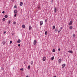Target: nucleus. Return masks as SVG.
<instances>
[{
  "label": "nucleus",
  "instance_id": "obj_11",
  "mask_svg": "<svg viewBox=\"0 0 77 77\" xmlns=\"http://www.w3.org/2000/svg\"><path fill=\"white\" fill-rule=\"evenodd\" d=\"M2 43L3 45H5V44H6V42H5V41H4L2 42Z\"/></svg>",
  "mask_w": 77,
  "mask_h": 77
},
{
  "label": "nucleus",
  "instance_id": "obj_41",
  "mask_svg": "<svg viewBox=\"0 0 77 77\" xmlns=\"http://www.w3.org/2000/svg\"><path fill=\"white\" fill-rule=\"evenodd\" d=\"M38 9H39V7H38Z\"/></svg>",
  "mask_w": 77,
  "mask_h": 77
},
{
  "label": "nucleus",
  "instance_id": "obj_36",
  "mask_svg": "<svg viewBox=\"0 0 77 77\" xmlns=\"http://www.w3.org/2000/svg\"><path fill=\"white\" fill-rule=\"evenodd\" d=\"M6 33V32L5 31V32H4V33L5 34V33Z\"/></svg>",
  "mask_w": 77,
  "mask_h": 77
},
{
  "label": "nucleus",
  "instance_id": "obj_4",
  "mask_svg": "<svg viewBox=\"0 0 77 77\" xmlns=\"http://www.w3.org/2000/svg\"><path fill=\"white\" fill-rule=\"evenodd\" d=\"M57 11V8H56L55 7L54 12H55V13H56Z\"/></svg>",
  "mask_w": 77,
  "mask_h": 77
},
{
  "label": "nucleus",
  "instance_id": "obj_16",
  "mask_svg": "<svg viewBox=\"0 0 77 77\" xmlns=\"http://www.w3.org/2000/svg\"><path fill=\"white\" fill-rule=\"evenodd\" d=\"M8 16L7 15H6L5 16V18H7V17H8Z\"/></svg>",
  "mask_w": 77,
  "mask_h": 77
},
{
  "label": "nucleus",
  "instance_id": "obj_33",
  "mask_svg": "<svg viewBox=\"0 0 77 77\" xmlns=\"http://www.w3.org/2000/svg\"><path fill=\"white\" fill-rule=\"evenodd\" d=\"M45 22H47V19H46V20H45Z\"/></svg>",
  "mask_w": 77,
  "mask_h": 77
},
{
  "label": "nucleus",
  "instance_id": "obj_7",
  "mask_svg": "<svg viewBox=\"0 0 77 77\" xmlns=\"http://www.w3.org/2000/svg\"><path fill=\"white\" fill-rule=\"evenodd\" d=\"M14 14H17V12H18V11L17 10H15L14 11Z\"/></svg>",
  "mask_w": 77,
  "mask_h": 77
},
{
  "label": "nucleus",
  "instance_id": "obj_3",
  "mask_svg": "<svg viewBox=\"0 0 77 77\" xmlns=\"http://www.w3.org/2000/svg\"><path fill=\"white\" fill-rule=\"evenodd\" d=\"M72 21L71 20V21H70V22L69 23V25H72Z\"/></svg>",
  "mask_w": 77,
  "mask_h": 77
},
{
  "label": "nucleus",
  "instance_id": "obj_37",
  "mask_svg": "<svg viewBox=\"0 0 77 77\" xmlns=\"http://www.w3.org/2000/svg\"><path fill=\"white\" fill-rule=\"evenodd\" d=\"M14 8H17V7L15 6H14Z\"/></svg>",
  "mask_w": 77,
  "mask_h": 77
},
{
  "label": "nucleus",
  "instance_id": "obj_29",
  "mask_svg": "<svg viewBox=\"0 0 77 77\" xmlns=\"http://www.w3.org/2000/svg\"><path fill=\"white\" fill-rule=\"evenodd\" d=\"M12 41H10V44H12Z\"/></svg>",
  "mask_w": 77,
  "mask_h": 77
},
{
  "label": "nucleus",
  "instance_id": "obj_34",
  "mask_svg": "<svg viewBox=\"0 0 77 77\" xmlns=\"http://www.w3.org/2000/svg\"><path fill=\"white\" fill-rule=\"evenodd\" d=\"M58 51H60V48H59L58 49Z\"/></svg>",
  "mask_w": 77,
  "mask_h": 77
},
{
  "label": "nucleus",
  "instance_id": "obj_12",
  "mask_svg": "<svg viewBox=\"0 0 77 77\" xmlns=\"http://www.w3.org/2000/svg\"><path fill=\"white\" fill-rule=\"evenodd\" d=\"M46 59V58L45 57H44L43 59V61H45V60Z\"/></svg>",
  "mask_w": 77,
  "mask_h": 77
},
{
  "label": "nucleus",
  "instance_id": "obj_25",
  "mask_svg": "<svg viewBox=\"0 0 77 77\" xmlns=\"http://www.w3.org/2000/svg\"><path fill=\"white\" fill-rule=\"evenodd\" d=\"M33 61H31V65H32V64H33Z\"/></svg>",
  "mask_w": 77,
  "mask_h": 77
},
{
  "label": "nucleus",
  "instance_id": "obj_6",
  "mask_svg": "<svg viewBox=\"0 0 77 77\" xmlns=\"http://www.w3.org/2000/svg\"><path fill=\"white\" fill-rule=\"evenodd\" d=\"M61 62H62V59H59L58 60V62H59V63H61Z\"/></svg>",
  "mask_w": 77,
  "mask_h": 77
},
{
  "label": "nucleus",
  "instance_id": "obj_1",
  "mask_svg": "<svg viewBox=\"0 0 77 77\" xmlns=\"http://www.w3.org/2000/svg\"><path fill=\"white\" fill-rule=\"evenodd\" d=\"M36 43H37V42L36 41V40H34L33 42L34 45H36Z\"/></svg>",
  "mask_w": 77,
  "mask_h": 77
},
{
  "label": "nucleus",
  "instance_id": "obj_35",
  "mask_svg": "<svg viewBox=\"0 0 77 77\" xmlns=\"http://www.w3.org/2000/svg\"><path fill=\"white\" fill-rule=\"evenodd\" d=\"M2 14H5V11H3Z\"/></svg>",
  "mask_w": 77,
  "mask_h": 77
},
{
  "label": "nucleus",
  "instance_id": "obj_32",
  "mask_svg": "<svg viewBox=\"0 0 77 77\" xmlns=\"http://www.w3.org/2000/svg\"><path fill=\"white\" fill-rule=\"evenodd\" d=\"M14 24H16V22H14Z\"/></svg>",
  "mask_w": 77,
  "mask_h": 77
},
{
  "label": "nucleus",
  "instance_id": "obj_22",
  "mask_svg": "<svg viewBox=\"0 0 77 77\" xmlns=\"http://www.w3.org/2000/svg\"><path fill=\"white\" fill-rule=\"evenodd\" d=\"M75 34H73V37H75Z\"/></svg>",
  "mask_w": 77,
  "mask_h": 77
},
{
  "label": "nucleus",
  "instance_id": "obj_26",
  "mask_svg": "<svg viewBox=\"0 0 77 77\" xmlns=\"http://www.w3.org/2000/svg\"><path fill=\"white\" fill-rule=\"evenodd\" d=\"M1 70H4V68H3L2 67L1 68Z\"/></svg>",
  "mask_w": 77,
  "mask_h": 77
},
{
  "label": "nucleus",
  "instance_id": "obj_20",
  "mask_svg": "<svg viewBox=\"0 0 77 77\" xmlns=\"http://www.w3.org/2000/svg\"><path fill=\"white\" fill-rule=\"evenodd\" d=\"M28 69H30V66L29 65V66H28Z\"/></svg>",
  "mask_w": 77,
  "mask_h": 77
},
{
  "label": "nucleus",
  "instance_id": "obj_27",
  "mask_svg": "<svg viewBox=\"0 0 77 77\" xmlns=\"http://www.w3.org/2000/svg\"><path fill=\"white\" fill-rule=\"evenodd\" d=\"M6 19H5V18H3V19H2V20L3 21H5V20Z\"/></svg>",
  "mask_w": 77,
  "mask_h": 77
},
{
  "label": "nucleus",
  "instance_id": "obj_14",
  "mask_svg": "<svg viewBox=\"0 0 77 77\" xmlns=\"http://www.w3.org/2000/svg\"><path fill=\"white\" fill-rule=\"evenodd\" d=\"M48 32V31H46L45 32V35H47V33Z\"/></svg>",
  "mask_w": 77,
  "mask_h": 77
},
{
  "label": "nucleus",
  "instance_id": "obj_24",
  "mask_svg": "<svg viewBox=\"0 0 77 77\" xmlns=\"http://www.w3.org/2000/svg\"><path fill=\"white\" fill-rule=\"evenodd\" d=\"M53 52H55V51H56V50H55L54 49L53 50Z\"/></svg>",
  "mask_w": 77,
  "mask_h": 77
},
{
  "label": "nucleus",
  "instance_id": "obj_38",
  "mask_svg": "<svg viewBox=\"0 0 77 77\" xmlns=\"http://www.w3.org/2000/svg\"><path fill=\"white\" fill-rule=\"evenodd\" d=\"M26 77H29V76L27 75V76H26Z\"/></svg>",
  "mask_w": 77,
  "mask_h": 77
},
{
  "label": "nucleus",
  "instance_id": "obj_39",
  "mask_svg": "<svg viewBox=\"0 0 77 77\" xmlns=\"http://www.w3.org/2000/svg\"><path fill=\"white\" fill-rule=\"evenodd\" d=\"M12 2H14V0H12Z\"/></svg>",
  "mask_w": 77,
  "mask_h": 77
},
{
  "label": "nucleus",
  "instance_id": "obj_18",
  "mask_svg": "<svg viewBox=\"0 0 77 77\" xmlns=\"http://www.w3.org/2000/svg\"><path fill=\"white\" fill-rule=\"evenodd\" d=\"M31 28H32L31 26H29V30H30L31 29Z\"/></svg>",
  "mask_w": 77,
  "mask_h": 77
},
{
  "label": "nucleus",
  "instance_id": "obj_21",
  "mask_svg": "<svg viewBox=\"0 0 77 77\" xmlns=\"http://www.w3.org/2000/svg\"><path fill=\"white\" fill-rule=\"evenodd\" d=\"M70 29H72V26H71L69 27Z\"/></svg>",
  "mask_w": 77,
  "mask_h": 77
},
{
  "label": "nucleus",
  "instance_id": "obj_10",
  "mask_svg": "<svg viewBox=\"0 0 77 77\" xmlns=\"http://www.w3.org/2000/svg\"><path fill=\"white\" fill-rule=\"evenodd\" d=\"M68 52L69 53H70L72 54L73 53V52L72 51H69Z\"/></svg>",
  "mask_w": 77,
  "mask_h": 77
},
{
  "label": "nucleus",
  "instance_id": "obj_9",
  "mask_svg": "<svg viewBox=\"0 0 77 77\" xmlns=\"http://www.w3.org/2000/svg\"><path fill=\"white\" fill-rule=\"evenodd\" d=\"M17 43H20V42H21V40L20 39H18L17 40Z\"/></svg>",
  "mask_w": 77,
  "mask_h": 77
},
{
  "label": "nucleus",
  "instance_id": "obj_31",
  "mask_svg": "<svg viewBox=\"0 0 77 77\" xmlns=\"http://www.w3.org/2000/svg\"><path fill=\"white\" fill-rule=\"evenodd\" d=\"M20 45H20V44H19L18 45V47H20Z\"/></svg>",
  "mask_w": 77,
  "mask_h": 77
},
{
  "label": "nucleus",
  "instance_id": "obj_5",
  "mask_svg": "<svg viewBox=\"0 0 77 77\" xmlns=\"http://www.w3.org/2000/svg\"><path fill=\"white\" fill-rule=\"evenodd\" d=\"M40 25H42L43 24V21H41L40 22Z\"/></svg>",
  "mask_w": 77,
  "mask_h": 77
},
{
  "label": "nucleus",
  "instance_id": "obj_19",
  "mask_svg": "<svg viewBox=\"0 0 77 77\" xmlns=\"http://www.w3.org/2000/svg\"><path fill=\"white\" fill-rule=\"evenodd\" d=\"M8 24H10V23H11V21L10 20L8 21Z\"/></svg>",
  "mask_w": 77,
  "mask_h": 77
},
{
  "label": "nucleus",
  "instance_id": "obj_13",
  "mask_svg": "<svg viewBox=\"0 0 77 77\" xmlns=\"http://www.w3.org/2000/svg\"><path fill=\"white\" fill-rule=\"evenodd\" d=\"M23 2H21L20 3V6H22V5H23Z\"/></svg>",
  "mask_w": 77,
  "mask_h": 77
},
{
  "label": "nucleus",
  "instance_id": "obj_17",
  "mask_svg": "<svg viewBox=\"0 0 77 77\" xmlns=\"http://www.w3.org/2000/svg\"><path fill=\"white\" fill-rule=\"evenodd\" d=\"M51 59L52 60H54V57H52Z\"/></svg>",
  "mask_w": 77,
  "mask_h": 77
},
{
  "label": "nucleus",
  "instance_id": "obj_8",
  "mask_svg": "<svg viewBox=\"0 0 77 77\" xmlns=\"http://www.w3.org/2000/svg\"><path fill=\"white\" fill-rule=\"evenodd\" d=\"M62 29V27H60V30H59L58 31V33H60V31H61Z\"/></svg>",
  "mask_w": 77,
  "mask_h": 77
},
{
  "label": "nucleus",
  "instance_id": "obj_30",
  "mask_svg": "<svg viewBox=\"0 0 77 77\" xmlns=\"http://www.w3.org/2000/svg\"><path fill=\"white\" fill-rule=\"evenodd\" d=\"M14 17H16V16H17V14H16L15 15H14Z\"/></svg>",
  "mask_w": 77,
  "mask_h": 77
},
{
  "label": "nucleus",
  "instance_id": "obj_28",
  "mask_svg": "<svg viewBox=\"0 0 77 77\" xmlns=\"http://www.w3.org/2000/svg\"><path fill=\"white\" fill-rule=\"evenodd\" d=\"M20 70H21V71H23V68H22L20 69Z\"/></svg>",
  "mask_w": 77,
  "mask_h": 77
},
{
  "label": "nucleus",
  "instance_id": "obj_2",
  "mask_svg": "<svg viewBox=\"0 0 77 77\" xmlns=\"http://www.w3.org/2000/svg\"><path fill=\"white\" fill-rule=\"evenodd\" d=\"M66 66V64H63L62 65V68H65V66Z\"/></svg>",
  "mask_w": 77,
  "mask_h": 77
},
{
  "label": "nucleus",
  "instance_id": "obj_23",
  "mask_svg": "<svg viewBox=\"0 0 77 77\" xmlns=\"http://www.w3.org/2000/svg\"><path fill=\"white\" fill-rule=\"evenodd\" d=\"M52 27L54 29H55V26H53Z\"/></svg>",
  "mask_w": 77,
  "mask_h": 77
},
{
  "label": "nucleus",
  "instance_id": "obj_15",
  "mask_svg": "<svg viewBox=\"0 0 77 77\" xmlns=\"http://www.w3.org/2000/svg\"><path fill=\"white\" fill-rule=\"evenodd\" d=\"M22 27L23 28H25V27H26V26H25V25H22Z\"/></svg>",
  "mask_w": 77,
  "mask_h": 77
},
{
  "label": "nucleus",
  "instance_id": "obj_40",
  "mask_svg": "<svg viewBox=\"0 0 77 77\" xmlns=\"http://www.w3.org/2000/svg\"><path fill=\"white\" fill-rule=\"evenodd\" d=\"M54 77H56V76H54Z\"/></svg>",
  "mask_w": 77,
  "mask_h": 77
}]
</instances>
